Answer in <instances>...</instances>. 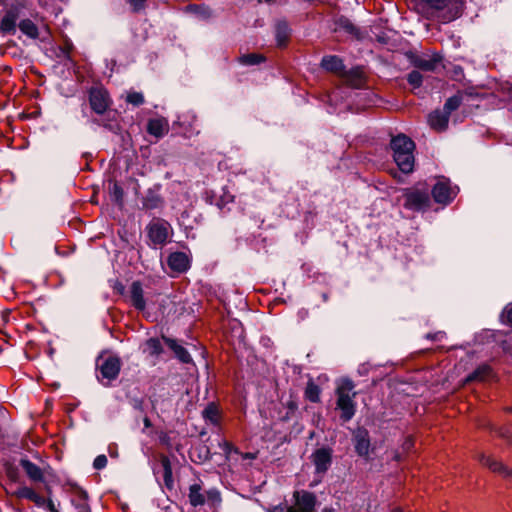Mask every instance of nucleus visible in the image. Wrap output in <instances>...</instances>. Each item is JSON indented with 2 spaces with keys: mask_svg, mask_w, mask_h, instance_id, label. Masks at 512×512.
Instances as JSON below:
<instances>
[{
  "mask_svg": "<svg viewBox=\"0 0 512 512\" xmlns=\"http://www.w3.org/2000/svg\"><path fill=\"white\" fill-rule=\"evenodd\" d=\"M321 66L330 72L343 73L345 65L342 59L336 55L324 56L321 61Z\"/></svg>",
  "mask_w": 512,
  "mask_h": 512,
  "instance_id": "obj_21",
  "label": "nucleus"
},
{
  "mask_svg": "<svg viewBox=\"0 0 512 512\" xmlns=\"http://www.w3.org/2000/svg\"><path fill=\"white\" fill-rule=\"evenodd\" d=\"M209 450L206 449L205 459L208 458Z\"/></svg>",
  "mask_w": 512,
  "mask_h": 512,
  "instance_id": "obj_58",
  "label": "nucleus"
},
{
  "mask_svg": "<svg viewBox=\"0 0 512 512\" xmlns=\"http://www.w3.org/2000/svg\"><path fill=\"white\" fill-rule=\"evenodd\" d=\"M130 4L135 12L144 8L145 0H130Z\"/></svg>",
  "mask_w": 512,
  "mask_h": 512,
  "instance_id": "obj_43",
  "label": "nucleus"
},
{
  "mask_svg": "<svg viewBox=\"0 0 512 512\" xmlns=\"http://www.w3.org/2000/svg\"><path fill=\"white\" fill-rule=\"evenodd\" d=\"M170 469L168 467L165 468V481H167L168 474H170Z\"/></svg>",
  "mask_w": 512,
  "mask_h": 512,
  "instance_id": "obj_51",
  "label": "nucleus"
},
{
  "mask_svg": "<svg viewBox=\"0 0 512 512\" xmlns=\"http://www.w3.org/2000/svg\"><path fill=\"white\" fill-rule=\"evenodd\" d=\"M146 351L151 356L158 357L163 352L161 341L158 338H150L145 342Z\"/></svg>",
  "mask_w": 512,
  "mask_h": 512,
  "instance_id": "obj_31",
  "label": "nucleus"
},
{
  "mask_svg": "<svg viewBox=\"0 0 512 512\" xmlns=\"http://www.w3.org/2000/svg\"><path fill=\"white\" fill-rule=\"evenodd\" d=\"M109 195L111 200L119 206L123 205L124 191L117 182L109 183Z\"/></svg>",
  "mask_w": 512,
  "mask_h": 512,
  "instance_id": "obj_29",
  "label": "nucleus"
},
{
  "mask_svg": "<svg viewBox=\"0 0 512 512\" xmlns=\"http://www.w3.org/2000/svg\"><path fill=\"white\" fill-rule=\"evenodd\" d=\"M305 397L313 403H316L320 400V388L313 381H309L307 383L305 389Z\"/></svg>",
  "mask_w": 512,
  "mask_h": 512,
  "instance_id": "obj_32",
  "label": "nucleus"
},
{
  "mask_svg": "<svg viewBox=\"0 0 512 512\" xmlns=\"http://www.w3.org/2000/svg\"><path fill=\"white\" fill-rule=\"evenodd\" d=\"M315 470L318 474H324L332 463V450L329 448H319L311 456Z\"/></svg>",
  "mask_w": 512,
  "mask_h": 512,
  "instance_id": "obj_13",
  "label": "nucleus"
},
{
  "mask_svg": "<svg viewBox=\"0 0 512 512\" xmlns=\"http://www.w3.org/2000/svg\"><path fill=\"white\" fill-rule=\"evenodd\" d=\"M265 60V57L261 54L250 53L242 55L239 58V62L243 65L252 66L257 65Z\"/></svg>",
  "mask_w": 512,
  "mask_h": 512,
  "instance_id": "obj_34",
  "label": "nucleus"
},
{
  "mask_svg": "<svg viewBox=\"0 0 512 512\" xmlns=\"http://www.w3.org/2000/svg\"><path fill=\"white\" fill-rule=\"evenodd\" d=\"M126 101L134 106H140L144 103V96L140 92H130L127 95Z\"/></svg>",
  "mask_w": 512,
  "mask_h": 512,
  "instance_id": "obj_37",
  "label": "nucleus"
},
{
  "mask_svg": "<svg viewBox=\"0 0 512 512\" xmlns=\"http://www.w3.org/2000/svg\"><path fill=\"white\" fill-rule=\"evenodd\" d=\"M482 425H483V426H487V427H489L490 429H494V427L492 426V424H491V423L482 424Z\"/></svg>",
  "mask_w": 512,
  "mask_h": 512,
  "instance_id": "obj_54",
  "label": "nucleus"
},
{
  "mask_svg": "<svg viewBox=\"0 0 512 512\" xmlns=\"http://www.w3.org/2000/svg\"><path fill=\"white\" fill-rule=\"evenodd\" d=\"M88 495L87 492L81 490L78 495V499L74 500V506L77 512H91L90 507L87 503Z\"/></svg>",
  "mask_w": 512,
  "mask_h": 512,
  "instance_id": "obj_33",
  "label": "nucleus"
},
{
  "mask_svg": "<svg viewBox=\"0 0 512 512\" xmlns=\"http://www.w3.org/2000/svg\"><path fill=\"white\" fill-rule=\"evenodd\" d=\"M206 501L212 506H218L221 503V495L217 489H210L205 495Z\"/></svg>",
  "mask_w": 512,
  "mask_h": 512,
  "instance_id": "obj_36",
  "label": "nucleus"
},
{
  "mask_svg": "<svg viewBox=\"0 0 512 512\" xmlns=\"http://www.w3.org/2000/svg\"><path fill=\"white\" fill-rule=\"evenodd\" d=\"M404 207L414 212H424L430 208V189L426 186L412 187L404 193Z\"/></svg>",
  "mask_w": 512,
  "mask_h": 512,
  "instance_id": "obj_4",
  "label": "nucleus"
},
{
  "mask_svg": "<svg viewBox=\"0 0 512 512\" xmlns=\"http://www.w3.org/2000/svg\"><path fill=\"white\" fill-rule=\"evenodd\" d=\"M46 500L44 497L40 496L39 494L35 493L33 499H32V502L38 506V507H43L45 506L46 504Z\"/></svg>",
  "mask_w": 512,
  "mask_h": 512,
  "instance_id": "obj_42",
  "label": "nucleus"
},
{
  "mask_svg": "<svg viewBox=\"0 0 512 512\" xmlns=\"http://www.w3.org/2000/svg\"><path fill=\"white\" fill-rule=\"evenodd\" d=\"M405 55L413 67L425 72H435L443 61L442 55L437 52L419 54L415 51H407Z\"/></svg>",
  "mask_w": 512,
  "mask_h": 512,
  "instance_id": "obj_5",
  "label": "nucleus"
},
{
  "mask_svg": "<svg viewBox=\"0 0 512 512\" xmlns=\"http://www.w3.org/2000/svg\"><path fill=\"white\" fill-rule=\"evenodd\" d=\"M295 502L287 508L286 512H316V496L308 491H296Z\"/></svg>",
  "mask_w": 512,
  "mask_h": 512,
  "instance_id": "obj_10",
  "label": "nucleus"
},
{
  "mask_svg": "<svg viewBox=\"0 0 512 512\" xmlns=\"http://www.w3.org/2000/svg\"><path fill=\"white\" fill-rule=\"evenodd\" d=\"M144 423H145V426H146V427H149V426H150V422H149V420H148L147 418H145Z\"/></svg>",
  "mask_w": 512,
  "mask_h": 512,
  "instance_id": "obj_53",
  "label": "nucleus"
},
{
  "mask_svg": "<svg viewBox=\"0 0 512 512\" xmlns=\"http://www.w3.org/2000/svg\"><path fill=\"white\" fill-rule=\"evenodd\" d=\"M406 79L414 89L420 88L423 84V75L417 69L408 73Z\"/></svg>",
  "mask_w": 512,
  "mask_h": 512,
  "instance_id": "obj_35",
  "label": "nucleus"
},
{
  "mask_svg": "<svg viewBox=\"0 0 512 512\" xmlns=\"http://www.w3.org/2000/svg\"><path fill=\"white\" fill-rule=\"evenodd\" d=\"M125 301L133 308L144 312L147 308L148 293L140 281H133L125 292H122Z\"/></svg>",
  "mask_w": 512,
  "mask_h": 512,
  "instance_id": "obj_8",
  "label": "nucleus"
},
{
  "mask_svg": "<svg viewBox=\"0 0 512 512\" xmlns=\"http://www.w3.org/2000/svg\"><path fill=\"white\" fill-rule=\"evenodd\" d=\"M108 453L110 455V457L112 458H117L118 457V449H117V446L115 444H111L109 445L108 447Z\"/></svg>",
  "mask_w": 512,
  "mask_h": 512,
  "instance_id": "obj_46",
  "label": "nucleus"
},
{
  "mask_svg": "<svg viewBox=\"0 0 512 512\" xmlns=\"http://www.w3.org/2000/svg\"><path fill=\"white\" fill-rule=\"evenodd\" d=\"M394 512H403V510L401 508H396Z\"/></svg>",
  "mask_w": 512,
  "mask_h": 512,
  "instance_id": "obj_56",
  "label": "nucleus"
},
{
  "mask_svg": "<svg viewBox=\"0 0 512 512\" xmlns=\"http://www.w3.org/2000/svg\"><path fill=\"white\" fill-rule=\"evenodd\" d=\"M164 201L159 193L153 190H148L142 200L143 208L147 210H154L162 207Z\"/></svg>",
  "mask_w": 512,
  "mask_h": 512,
  "instance_id": "obj_22",
  "label": "nucleus"
},
{
  "mask_svg": "<svg viewBox=\"0 0 512 512\" xmlns=\"http://www.w3.org/2000/svg\"><path fill=\"white\" fill-rule=\"evenodd\" d=\"M450 115L442 110H435L428 116V123L432 129L442 132L448 127Z\"/></svg>",
  "mask_w": 512,
  "mask_h": 512,
  "instance_id": "obj_16",
  "label": "nucleus"
},
{
  "mask_svg": "<svg viewBox=\"0 0 512 512\" xmlns=\"http://www.w3.org/2000/svg\"><path fill=\"white\" fill-rule=\"evenodd\" d=\"M346 81L354 88H360L364 84V76L361 68H352L347 72H343Z\"/></svg>",
  "mask_w": 512,
  "mask_h": 512,
  "instance_id": "obj_26",
  "label": "nucleus"
},
{
  "mask_svg": "<svg viewBox=\"0 0 512 512\" xmlns=\"http://www.w3.org/2000/svg\"><path fill=\"white\" fill-rule=\"evenodd\" d=\"M492 374V370L488 365L479 366L474 372L467 376L466 382L471 381H484Z\"/></svg>",
  "mask_w": 512,
  "mask_h": 512,
  "instance_id": "obj_27",
  "label": "nucleus"
},
{
  "mask_svg": "<svg viewBox=\"0 0 512 512\" xmlns=\"http://www.w3.org/2000/svg\"><path fill=\"white\" fill-rule=\"evenodd\" d=\"M35 493L36 492L32 488L24 486V487L19 488L16 494L20 498H25V499L32 501Z\"/></svg>",
  "mask_w": 512,
  "mask_h": 512,
  "instance_id": "obj_38",
  "label": "nucleus"
},
{
  "mask_svg": "<svg viewBox=\"0 0 512 512\" xmlns=\"http://www.w3.org/2000/svg\"><path fill=\"white\" fill-rule=\"evenodd\" d=\"M370 439L366 430H359L355 435V450L359 456L369 454Z\"/></svg>",
  "mask_w": 512,
  "mask_h": 512,
  "instance_id": "obj_20",
  "label": "nucleus"
},
{
  "mask_svg": "<svg viewBox=\"0 0 512 512\" xmlns=\"http://www.w3.org/2000/svg\"><path fill=\"white\" fill-rule=\"evenodd\" d=\"M43 28H44L47 32H49V29H48V26H47V25H43Z\"/></svg>",
  "mask_w": 512,
  "mask_h": 512,
  "instance_id": "obj_57",
  "label": "nucleus"
},
{
  "mask_svg": "<svg viewBox=\"0 0 512 512\" xmlns=\"http://www.w3.org/2000/svg\"><path fill=\"white\" fill-rule=\"evenodd\" d=\"M390 146L398 168L406 174L412 172L414 168V142L407 136L399 134L391 139Z\"/></svg>",
  "mask_w": 512,
  "mask_h": 512,
  "instance_id": "obj_2",
  "label": "nucleus"
},
{
  "mask_svg": "<svg viewBox=\"0 0 512 512\" xmlns=\"http://www.w3.org/2000/svg\"><path fill=\"white\" fill-rule=\"evenodd\" d=\"M354 384L351 380H344L337 388V409L341 411L340 418L344 421H350L356 412V403L354 397L356 392L353 391Z\"/></svg>",
  "mask_w": 512,
  "mask_h": 512,
  "instance_id": "obj_3",
  "label": "nucleus"
},
{
  "mask_svg": "<svg viewBox=\"0 0 512 512\" xmlns=\"http://www.w3.org/2000/svg\"><path fill=\"white\" fill-rule=\"evenodd\" d=\"M13 319H17L19 317V315H12Z\"/></svg>",
  "mask_w": 512,
  "mask_h": 512,
  "instance_id": "obj_59",
  "label": "nucleus"
},
{
  "mask_svg": "<svg viewBox=\"0 0 512 512\" xmlns=\"http://www.w3.org/2000/svg\"><path fill=\"white\" fill-rule=\"evenodd\" d=\"M428 8L442 11L445 10L444 20L450 22L458 18L463 10V0H421Z\"/></svg>",
  "mask_w": 512,
  "mask_h": 512,
  "instance_id": "obj_7",
  "label": "nucleus"
},
{
  "mask_svg": "<svg viewBox=\"0 0 512 512\" xmlns=\"http://www.w3.org/2000/svg\"><path fill=\"white\" fill-rule=\"evenodd\" d=\"M14 312L15 311L11 309H4L1 311V317L3 318V320H6Z\"/></svg>",
  "mask_w": 512,
  "mask_h": 512,
  "instance_id": "obj_48",
  "label": "nucleus"
},
{
  "mask_svg": "<svg viewBox=\"0 0 512 512\" xmlns=\"http://www.w3.org/2000/svg\"><path fill=\"white\" fill-rule=\"evenodd\" d=\"M501 320H512V302L504 307L501 313Z\"/></svg>",
  "mask_w": 512,
  "mask_h": 512,
  "instance_id": "obj_41",
  "label": "nucleus"
},
{
  "mask_svg": "<svg viewBox=\"0 0 512 512\" xmlns=\"http://www.w3.org/2000/svg\"><path fill=\"white\" fill-rule=\"evenodd\" d=\"M23 6L20 4L12 5L8 8L0 21V30L5 34L14 35L16 28L31 39L39 38V28L31 19H21L23 16Z\"/></svg>",
  "mask_w": 512,
  "mask_h": 512,
  "instance_id": "obj_1",
  "label": "nucleus"
},
{
  "mask_svg": "<svg viewBox=\"0 0 512 512\" xmlns=\"http://www.w3.org/2000/svg\"><path fill=\"white\" fill-rule=\"evenodd\" d=\"M462 101L463 97L461 93H457L446 100L443 106V110L447 112L449 115H451L453 111L457 110L460 107Z\"/></svg>",
  "mask_w": 512,
  "mask_h": 512,
  "instance_id": "obj_30",
  "label": "nucleus"
},
{
  "mask_svg": "<svg viewBox=\"0 0 512 512\" xmlns=\"http://www.w3.org/2000/svg\"><path fill=\"white\" fill-rule=\"evenodd\" d=\"M167 263L169 268L177 273L187 271L190 266V260L184 252H174L170 254Z\"/></svg>",
  "mask_w": 512,
  "mask_h": 512,
  "instance_id": "obj_15",
  "label": "nucleus"
},
{
  "mask_svg": "<svg viewBox=\"0 0 512 512\" xmlns=\"http://www.w3.org/2000/svg\"><path fill=\"white\" fill-rule=\"evenodd\" d=\"M202 416L207 423L217 425L219 421V411L214 403H209L202 411Z\"/></svg>",
  "mask_w": 512,
  "mask_h": 512,
  "instance_id": "obj_28",
  "label": "nucleus"
},
{
  "mask_svg": "<svg viewBox=\"0 0 512 512\" xmlns=\"http://www.w3.org/2000/svg\"><path fill=\"white\" fill-rule=\"evenodd\" d=\"M322 512H334L332 508H324Z\"/></svg>",
  "mask_w": 512,
  "mask_h": 512,
  "instance_id": "obj_52",
  "label": "nucleus"
},
{
  "mask_svg": "<svg viewBox=\"0 0 512 512\" xmlns=\"http://www.w3.org/2000/svg\"><path fill=\"white\" fill-rule=\"evenodd\" d=\"M20 465L31 480L37 481V482H40L43 480V473H42L40 467H38L36 464L31 462L30 460L21 459Z\"/></svg>",
  "mask_w": 512,
  "mask_h": 512,
  "instance_id": "obj_24",
  "label": "nucleus"
},
{
  "mask_svg": "<svg viewBox=\"0 0 512 512\" xmlns=\"http://www.w3.org/2000/svg\"><path fill=\"white\" fill-rule=\"evenodd\" d=\"M168 131L169 124L165 118L150 119L147 123V132L156 138L163 137Z\"/></svg>",
  "mask_w": 512,
  "mask_h": 512,
  "instance_id": "obj_18",
  "label": "nucleus"
},
{
  "mask_svg": "<svg viewBox=\"0 0 512 512\" xmlns=\"http://www.w3.org/2000/svg\"><path fill=\"white\" fill-rule=\"evenodd\" d=\"M224 446H225V449H224L225 452L229 453L231 451V448H232L231 445L229 443L225 442Z\"/></svg>",
  "mask_w": 512,
  "mask_h": 512,
  "instance_id": "obj_50",
  "label": "nucleus"
},
{
  "mask_svg": "<svg viewBox=\"0 0 512 512\" xmlns=\"http://www.w3.org/2000/svg\"><path fill=\"white\" fill-rule=\"evenodd\" d=\"M202 488L200 484H192L189 487V502L193 507L201 506L206 502L205 495L201 492Z\"/></svg>",
  "mask_w": 512,
  "mask_h": 512,
  "instance_id": "obj_25",
  "label": "nucleus"
},
{
  "mask_svg": "<svg viewBox=\"0 0 512 512\" xmlns=\"http://www.w3.org/2000/svg\"><path fill=\"white\" fill-rule=\"evenodd\" d=\"M111 103L109 94L103 87H92L89 90V104L91 109L102 115L109 108Z\"/></svg>",
  "mask_w": 512,
  "mask_h": 512,
  "instance_id": "obj_11",
  "label": "nucleus"
},
{
  "mask_svg": "<svg viewBox=\"0 0 512 512\" xmlns=\"http://www.w3.org/2000/svg\"><path fill=\"white\" fill-rule=\"evenodd\" d=\"M291 29L285 20H279L275 24V38L278 47H285L290 39Z\"/></svg>",
  "mask_w": 512,
  "mask_h": 512,
  "instance_id": "obj_19",
  "label": "nucleus"
},
{
  "mask_svg": "<svg viewBox=\"0 0 512 512\" xmlns=\"http://www.w3.org/2000/svg\"><path fill=\"white\" fill-rule=\"evenodd\" d=\"M369 370H370L369 363H363V364L359 365V367H358V373L361 376L367 375L369 373Z\"/></svg>",
  "mask_w": 512,
  "mask_h": 512,
  "instance_id": "obj_45",
  "label": "nucleus"
},
{
  "mask_svg": "<svg viewBox=\"0 0 512 512\" xmlns=\"http://www.w3.org/2000/svg\"><path fill=\"white\" fill-rule=\"evenodd\" d=\"M165 344L174 352L175 357L184 364L192 363L190 353L176 339L170 337H163Z\"/></svg>",
  "mask_w": 512,
  "mask_h": 512,
  "instance_id": "obj_17",
  "label": "nucleus"
},
{
  "mask_svg": "<svg viewBox=\"0 0 512 512\" xmlns=\"http://www.w3.org/2000/svg\"><path fill=\"white\" fill-rule=\"evenodd\" d=\"M426 339L434 342H443L446 339V333L444 331H437L434 333H427Z\"/></svg>",
  "mask_w": 512,
  "mask_h": 512,
  "instance_id": "obj_39",
  "label": "nucleus"
},
{
  "mask_svg": "<svg viewBox=\"0 0 512 512\" xmlns=\"http://www.w3.org/2000/svg\"><path fill=\"white\" fill-rule=\"evenodd\" d=\"M435 202L440 204H448L456 196V191L450 186V181L445 178H441L434 185L430 191Z\"/></svg>",
  "mask_w": 512,
  "mask_h": 512,
  "instance_id": "obj_12",
  "label": "nucleus"
},
{
  "mask_svg": "<svg viewBox=\"0 0 512 512\" xmlns=\"http://www.w3.org/2000/svg\"><path fill=\"white\" fill-rule=\"evenodd\" d=\"M479 461L484 466L488 467L492 472L499 473L504 477H511L512 476V468H509L502 462L493 459L490 456H486L484 454L479 455Z\"/></svg>",
  "mask_w": 512,
  "mask_h": 512,
  "instance_id": "obj_14",
  "label": "nucleus"
},
{
  "mask_svg": "<svg viewBox=\"0 0 512 512\" xmlns=\"http://www.w3.org/2000/svg\"><path fill=\"white\" fill-rule=\"evenodd\" d=\"M496 432L500 437L505 439H510V437L512 436V431H510L507 428H499L496 430Z\"/></svg>",
  "mask_w": 512,
  "mask_h": 512,
  "instance_id": "obj_44",
  "label": "nucleus"
},
{
  "mask_svg": "<svg viewBox=\"0 0 512 512\" xmlns=\"http://www.w3.org/2000/svg\"><path fill=\"white\" fill-rule=\"evenodd\" d=\"M335 25V31H343L355 38H359V29L347 17H339Z\"/></svg>",
  "mask_w": 512,
  "mask_h": 512,
  "instance_id": "obj_23",
  "label": "nucleus"
},
{
  "mask_svg": "<svg viewBox=\"0 0 512 512\" xmlns=\"http://www.w3.org/2000/svg\"><path fill=\"white\" fill-rule=\"evenodd\" d=\"M97 368L99 370L98 379L105 386H108L115 380L121 369V361L117 356L99 357L97 359Z\"/></svg>",
  "mask_w": 512,
  "mask_h": 512,
  "instance_id": "obj_6",
  "label": "nucleus"
},
{
  "mask_svg": "<svg viewBox=\"0 0 512 512\" xmlns=\"http://www.w3.org/2000/svg\"><path fill=\"white\" fill-rule=\"evenodd\" d=\"M509 411H511V412H512V409H509Z\"/></svg>",
  "mask_w": 512,
  "mask_h": 512,
  "instance_id": "obj_60",
  "label": "nucleus"
},
{
  "mask_svg": "<svg viewBox=\"0 0 512 512\" xmlns=\"http://www.w3.org/2000/svg\"><path fill=\"white\" fill-rule=\"evenodd\" d=\"M170 225L163 219H154L147 225V235L151 243L156 246H163L169 238Z\"/></svg>",
  "mask_w": 512,
  "mask_h": 512,
  "instance_id": "obj_9",
  "label": "nucleus"
},
{
  "mask_svg": "<svg viewBox=\"0 0 512 512\" xmlns=\"http://www.w3.org/2000/svg\"><path fill=\"white\" fill-rule=\"evenodd\" d=\"M264 1H265L266 3L271 4V3H274L276 0H264Z\"/></svg>",
  "mask_w": 512,
  "mask_h": 512,
  "instance_id": "obj_55",
  "label": "nucleus"
},
{
  "mask_svg": "<svg viewBox=\"0 0 512 512\" xmlns=\"http://www.w3.org/2000/svg\"><path fill=\"white\" fill-rule=\"evenodd\" d=\"M44 508H46L50 512H58L56 510V507H55V505H54V503H53V501L51 499H47L46 500V504H45Z\"/></svg>",
  "mask_w": 512,
  "mask_h": 512,
  "instance_id": "obj_47",
  "label": "nucleus"
},
{
  "mask_svg": "<svg viewBox=\"0 0 512 512\" xmlns=\"http://www.w3.org/2000/svg\"><path fill=\"white\" fill-rule=\"evenodd\" d=\"M107 465V457L105 455H98L95 459H94V462H93V467L96 469V470H101L103 468H105Z\"/></svg>",
  "mask_w": 512,
  "mask_h": 512,
  "instance_id": "obj_40",
  "label": "nucleus"
},
{
  "mask_svg": "<svg viewBox=\"0 0 512 512\" xmlns=\"http://www.w3.org/2000/svg\"><path fill=\"white\" fill-rule=\"evenodd\" d=\"M412 446V441L410 439H407L404 443V448L409 449Z\"/></svg>",
  "mask_w": 512,
  "mask_h": 512,
  "instance_id": "obj_49",
  "label": "nucleus"
}]
</instances>
